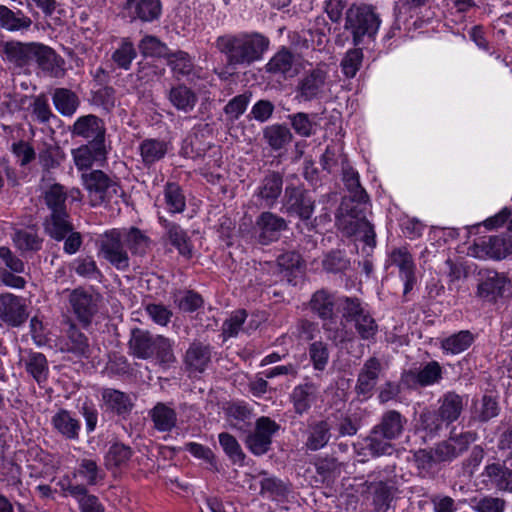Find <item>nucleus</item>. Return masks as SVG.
<instances>
[{
  "mask_svg": "<svg viewBox=\"0 0 512 512\" xmlns=\"http://www.w3.org/2000/svg\"><path fill=\"white\" fill-rule=\"evenodd\" d=\"M499 409L495 399L491 396H483L475 402L473 416L481 422H486L498 415Z\"/></svg>",
  "mask_w": 512,
  "mask_h": 512,
  "instance_id": "774afa93",
  "label": "nucleus"
},
{
  "mask_svg": "<svg viewBox=\"0 0 512 512\" xmlns=\"http://www.w3.org/2000/svg\"><path fill=\"white\" fill-rule=\"evenodd\" d=\"M72 476L74 479H81L86 485L94 486L104 479V472L99 467L96 460L92 458H82L78 461Z\"/></svg>",
  "mask_w": 512,
  "mask_h": 512,
  "instance_id": "a19ab883",
  "label": "nucleus"
},
{
  "mask_svg": "<svg viewBox=\"0 0 512 512\" xmlns=\"http://www.w3.org/2000/svg\"><path fill=\"white\" fill-rule=\"evenodd\" d=\"M32 20L21 10L13 11L0 5V27L11 32L28 30Z\"/></svg>",
  "mask_w": 512,
  "mask_h": 512,
  "instance_id": "37998d69",
  "label": "nucleus"
},
{
  "mask_svg": "<svg viewBox=\"0 0 512 512\" xmlns=\"http://www.w3.org/2000/svg\"><path fill=\"white\" fill-rule=\"evenodd\" d=\"M387 265L397 268L398 277L404 286L403 296L406 297L417 282V268L412 254L406 247L394 248L388 255Z\"/></svg>",
  "mask_w": 512,
  "mask_h": 512,
  "instance_id": "1a4fd4ad",
  "label": "nucleus"
},
{
  "mask_svg": "<svg viewBox=\"0 0 512 512\" xmlns=\"http://www.w3.org/2000/svg\"><path fill=\"white\" fill-rule=\"evenodd\" d=\"M65 324L67 325L66 336L60 341V350L72 353L76 357L88 358L90 354L88 338L71 320H67Z\"/></svg>",
  "mask_w": 512,
  "mask_h": 512,
  "instance_id": "a211bd4d",
  "label": "nucleus"
},
{
  "mask_svg": "<svg viewBox=\"0 0 512 512\" xmlns=\"http://www.w3.org/2000/svg\"><path fill=\"white\" fill-rule=\"evenodd\" d=\"M168 100L178 111L189 113L196 106L198 97L191 88L178 84L169 90Z\"/></svg>",
  "mask_w": 512,
  "mask_h": 512,
  "instance_id": "c9c22d12",
  "label": "nucleus"
},
{
  "mask_svg": "<svg viewBox=\"0 0 512 512\" xmlns=\"http://www.w3.org/2000/svg\"><path fill=\"white\" fill-rule=\"evenodd\" d=\"M318 392V385L310 381L295 386L291 393L295 412L299 415L306 413L316 401Z\"/></svg>",
  "mask_w": 512,
  "mask_h": 512,
  "instance_id": "cd10ccee",
  "label": "nucleus"
},
{
  "mask_svg": "<svg viewBox=\"0 0 512 512\" xmlns=\"http://www.w3.org/2000/svg\"><path fill=\"white\" fill-rule=\"evenodd\" d=\"M220 446L222 447L225 454L234 464L242 465L245 459V454L237 441V439L227 433L222 432L218 435Z\"/></svg>",
  "mask_w": 512,
  "mask_h": 512,
  "instance_id": "69168bd1",
  "label": "nucleus"
},
{
  "mask_svg": "<svg viewBox=\"0 0 512 512\" xmlns=\"http://www.w3.org/2000/svg\"><path fill=\"white\" fill-rule=\"evenodd\" d=\"M124 8L132 19L142 22L157 20L162 12L160 0H126Z\"/></svg>",
  "mask_w": 512,
  "mask_h": 512,
  "instance_id": "5701e85b",
  "label": "nucleus"
},
{
  "mask_svg": "<svg viewBox=\"0 0 512 512\" xmlns=\"http://www.w3.org/2000/svg\"><path fill=\"white\" fill-rule=\"evenodd\" d=\"M72 134L87 139L89 143L104 144L105 128L101 119L90 114L75 121Z\"/></svg>",
  "mask_w": 512,
  "mask_h": 512,
  "instance_id": "412c9836",
  "label": "nucleus"
},
{
  "mask_svg": "<svg viewBox=\"0 0 512 512\" xmlns=\"http://www.w3.org/2000/svg\"><path fill=\"white\" fill-rule=\"evenodd\" d=\"M159 222L166 229L171 244L177 248L180 254L189 256L191 254V244L187 233L179 225L171 223L163 217H159Z\"/></svg>",
  "mask_w": 512,
  "mask_h": 512,
  "instance_id": "3c124183",
  "label": "nucleus"
},
{
  "mask_svg": "<svg viewBox=\"0 0 512 512\" xmlns=\"http://www.w3.org/2000/svg\"><path fill=\"white\" fill-rule=\"evenodd\" d=\"M343 181L350 193V200L359 205H368L369 197L360 184L359 174L352 167L343 168Z\"/></svg>",
  "mask_w": 512,
  "mask_h": 512,
  "instance_id": "de8ad7c7",
  "label": "nucleus"
},
{
  "mask_svg": "<svg viewBox=\"0 0 512 512\" xmlns=\"http://www.w3.org/2000/svg\"><path fill=\"white\" fill-rule=\"evenodd\" d=\"M279 428V425L269 417L258 418L254 430L245 438L246 447L255 456L266 454L270 450L272 438Z\"/></svg>",
  "mask_w": 512,
  "mask_h": 512,
  "instance_id": "6e6552de",
  "label": "nucleus"
},
{
  "mask_svg": "<svg viewBox=\"0 0 512 512\" xmlns=\"http://www.w3.org/2000/svg\"><path fill=\"white\" fill-rule=\"evenodd\" d=\"M227 418L229 426L239 431H247L249 420L251 419V411L246 404L232 403L227 409Z\"/></svg>",
  "mask_w": 512,
  "mask_h": 512,
  "instance_id": "5fc2aeb1",
  "label": "nucleus"
},
{
  "mask_svg": "<svg viewBox=\"0 0 512 512\" xmlns=\"http://www.w3.org/2000/svg\"><path fill=\"white\" fill-rule=\"evenodd\" d=\"M36 42L21 43L7 42L3 46L4 59L17 67H24L33 61L35 55Z\"/></svg>",
  "mask_w": 512,
  "mask_h": 512,
  "instance_id": "a878e982",
  "label": "nucleus"
},
{
  "mask_svg": "<svg viewBox=\"0 0 512 512\" xmlns=\"http://www.w3.org/2000/svg\"><path fill=\"white\" fill-rule=\"evenodd\" d=\"M509 285L508 279L493 270H480L478 273L477 297L489 302H494L502 297Z\"/></svg>",
  "mask_w": 512,
  "mask_h": 512,
  "instance_id": "9d476101",
  "label": "nucleus"
},
{
  "mask_svg": "<svg viewBox=\"0 0 512 512\" xmlns=\"http://www.w3.org/2000/svg\"><path fill=\"white\" fill-rule=\"evenodd\" d=\"M210 359L209 346L194 342L187 349L184 361L190 372L202 373L207 368Z\"/></svg>",
  "mask_w": 512,
  "mask_h": 512,
  "instance_id": "f704fd0d",
  "label": "nucleus"
},
{
  "mask_svg": "<svg viewBox=\"0 0 512 512\" xmlns=\"http://www.w3.org/2000/svg\"><path fill=\"white\" fill-rule=\"evenodd\" d=\"M98 255L114 268L125 271L130 266V258L122 237V230L113 228L105 231L97 239Z\"/></svg>",
  "mask_w": 512,
  "mask_h": 512,
  "instance_id": "423d86ee",
  "label": "nucleus"
},
{
  "mask_svg": "<svg viewBox=\"0 0 512 512\" xmlns=\"http://www.w3.org/2000/svg\"><path fill=\"white\" fill-rule=\"evenodd\" d=\"M156 343V336L146 330L133 329L129 340V348L132 354L140 359L153 358V349Z\"/></svg>",
  "mask_w": 512,
  "mask_h": 512,
  "instance_id": "7c9ffc66",
  "label": "nucleus"
},
{
  "mask_svg": "<svg viewBox=\"0 0 512 512\" xmlns=\"http://www.w3.org/2000/svg\"><path fill=\"white\" fill-rule=\"evenodd\" d=\"M24 299L7 293L0 295V319L11 326H20L27 318Z\"/></svg>",
  "mask_w": 512,
  "mask_h": 512,
  "instance_id": "f3484780",
  "label": "nucleus"
},
{
  "mask_svg": "<svg viewBox=\"0 0 512 512\" xmlns=\"http://www.w3.org/2000/svg\"><path fill=\"white\" fill-rule=\"evenodd\" d=\"M290 123L296 134L301 137H310L316 134L319 122L317 114L298 112L289 116Z\"/></svg>",
  "mask_w": 512,
  "mask_h": 512,
  "instance_id": "603ef678",
  "label": "nucleus"
},
{
  "mask_svg": "<svg viewBox=\"0 0 512 512\" xmlns=\"http://www.w3.org/2000/svg\"><path fill=\"white\" fill-rule=\"evenodd\" d=\"M438 412L448 426L458 420L466 402L464 398L455 392H447L438 400Z\"/></svg>",
  "mask_w": 512,
  "mask_h": 512,
  "instance_id": "c756f323",
  "label": "nucleus"
},
{
  "mask_svg": "<svg viewBox=\"0 0 512 512\" xmlns=\"http://www.w3.org/2000/svg\"><path fill=\"white\" fill-rule=\"evenodd\" d=\"M380 24L381 20L372 5L352 4L346 11L345 29L351 32L355 46L362 44L365 38L373 39Z\"/></svg>",
  "mask_w": 512,
  "mask_h": 512,
  "instance_id": "7ed1b4c3",
  "label": "nucleus"
},
{
  "mask_svg": "<svg viewBox=\"0 0 512 512\" xmlns=\"http://www.w3.org/2000/svg\"><path fill=\"white\" fill-rule=\"evenodd\" d=\"M486 475L490 481L495 484L499 490L512 493V471L504 468L500 464H490L485 469Z\"/></svg>",
  "mask_w": 512,
  "mask_h": 512,
  "instance_id": "0e129e2a",
  "label": "nucleus"
},
{
  "mask_svg": "<svg viewBox=\"0 0 512 512\" xmlns=\"http://www.w3.org/2000/svg\"><path fill=\"white\" fill-rule=\"evenodd\" d=\"M82 180L92 206L108 204L122 193L117 182L100 170L83 174Z\"/></svg>",
  "mask_w": 512,
  "mask_h": 512,
  "instance_id": "0eeeda50",
  "label": "nucleus"
},
{
  "mask_svg": "<svg viewBox=\"0 0 512 512\" xmlns=\"http://www.w3.org/2000/svg\"><path fill=\"white\" fill-rule=\"evenodd\" d=\"M11 239L22 254L39 251L42 247V239L33 228L17 229Z\"/></svg>",
  "mask_w": 512,
  "mask_h": 512,
  "instance_id": "a18cd8bd",
  "label": "nucleus"
},
{
  "mask_svg": "<svg viewBox=\"0 0 512 512\" xmlns=\"http://www.w3.org/2000/svg\"><path fill=\"white\" fill-rule=\"evenodd\" d=\"M69 303L81 324L84 327L89 326L98 310V297L81 288H77L71 291Z\"/></svg>",
  "mask_w": 512,
  "mask_h": 512,
  "instance_id": "f8f14e48",
  "label": "nucleus"
},
{
  "mask_svg": "<svg viewBox=\"0 0 512 512\" xmlns=\"http://www.w3.org/2000/svg\"><path fill=\"white\" fill-rule=\"evenodd\" d=\"M482 249L485 254L493 259H503L512 254V233L491 236L482 241Z\"/></svg>",
  "mask_w": 512,
  "mask_h": 512,
  "instance_id": "e433bc0d",
  "label": "nucleus"
},
{
  "mask_svg": "<svg viewBox=\"0 0 512 512\" xmlns=\"http://www.w3.org/2000/svg\"><path fill=\"white\" fill-rule=\"evenodd\" d=\"M55 109L63 116H72L80 102L78 96L67 88H56L52 95Z\"/></svg>",
  "mask_w": 512,
  "mask_h": 512,
  "instance_id": "49530a36",
  "label": "nucleus"
},
{
  "mask_svg": "<svg viewBox=\"0 0 512 512\" xmlns=\"http://www.w3.org/2000/svg\"><path fill=\"white\" fill-rule=\"evenodd\" d=\"M326 76V72L320 67L305 74L298 84V97L304 101L318 98L324 90Z\"/></svg>",
  "mask_w": 512,
  "mask_h": 512,
  "instance_id": "aec40b11",
  "label": "nucleus"
},
{
  "mask_svg": "<svg viewBox=\"0 0 512 512\" xmlns=\"http://www.w3.org/2000/svg\"><path fill=\"white\" fill-rule=\"evenodd\" d=\"M33 61L39 68L51 77L60 78L65 74V61L52 48L37 43Z\"/></svg>",
  "mask_w": 512,
  "mask_h": 512,
  "instance_id": "4468645a",
  "label": "nucleus"
},
{
  "mask_svg": "<svg viewBox=\"0 0 512 512\" xmlns=\"http://www.w3.org/2000/svg\"><path fill=\"white\" fill-rule=\"evenodd\" d=\"M265 68L268 73L292 77L296 72L294 55L287 48H282L268 61Z\"/></svg>",
  "mask_w": 512,
  "mask_h": 512,
  "instance_id": "c03bdc74",
  "label": "nucleus"
},
{
  "mask_svg": "<svg viewBox=\"0 0 512 512\" xmlns=\"http://www.w3.org/2000/svg\"><path fill=\"white\" fill-rule=\"evenodd\" d=\"M407 420L396 410L385 412L378 425L374 428L387 439H397L401 436Z\"/></svg>",
  "mask_w": 512,
  "mask_h": 512,
  "instance_id": "ea45409f",
  "label": "nucleus"
},
{
  "mask_svg": "<svg viewBox=\"0 0 512 512\" xmlns=\"http://www.w3.org/2000/svg\"><path fill=\"white\" fill-rule=\"evenodd\" d=\"M43 226L46 234L56 241H62L74 229L68 212H50Z\"/></svg>",
  "mask_w": 512,
  "mask_h": 512,
  "instance_id": "bb28decb",
  "label": "nucleus"
},
{
  "mask_svg": "<svg viewBox=\"0 0 512 512\" xmlns=\"http://www.w3.org/2000/svg\"><path fill=\"white\" fill-rule=\"evenodd\" d=\"M333 294L325 290L315 292L310 300L311 310L323 320L322 328L327 338L333 343L342 344L354 339V332L346 328V324L337 320L334 309L339 310V301Z\"/></svg>",
  "mask_w": 512,
  "mask_h": 512,
  "instance_id": "f03ea898",
  "label": "nucleus"
},
{
  "mask_svg": "<svg viewBox=\"0 0 512 512\" xmlns=\"http://www.w3.org/2000/svg\"><path fill=\"white\" fill-rule=\"evenodd\" d=\"M258 480L260 485V495L271 500L280 501L287 497L290 492L289 486L282 480L269 476L266 472H260L255 480Z\"/></svg>",
  "mask_w": 512,
  "mask_h": 512,
  "instance_id": "72a5a7b5",
  "label": "nucleus"
},
{
  "mask_svg": "<svg viewBox=\"0 0 512 512\" xmlns=\"http://www.w3.org/2000/svg\"><path fill=\"white\" fill-rule=\"evenodd\" d=\"M380 372L381 363L379 359L376 357L367 359L358 375L356 384L358 394L366 397L370 396L377 384Z\"/></svg>",
  "mask_w": 512,
  "mask_h": 512,
  "instance_id": "b1692460",
  "label": "nucleus"
},
{
  "mask_svg": "<svg viewBox=\"0 0 512 512\" xmlns=\"http://www.w3.org/2000/svg\"><path fill=\"white\" fill-rule=\"evenodd\" d=\"M139 149L143 162L151 165L165 156L168 145L163 140L146 139L140 144Z\"/></svg>",
  "mask_w": 512,
  "mask_h": 512,
  "instance_id": "13d9d810",
  "label": "nucleus"
},
{
  "mask_svg": "<svg viewBox=\"0 0 512 512\" xmlns=\"http://www.w3.org/2000/svg\"><path fill=\"white\" fill-rule=\"evenodd\" d=\"M149 416L153 421L154 428L160 432L171 431L177 423V414L173 407L158 402L150 411Z\"/></svg>",
  "mask_w": 512,
  "mask_h": 512,
  "instance_id": "58836bf2",
  "label": "nucleus"
},
{
  "mask_svg": "<svg viewBox=\"0 0 512 512\" xmlns=\"http://www.w3.org/2000/svg\"><path fill=\"white\" fill-rule=\"evenodd\" d=\"M164 203L168 212L172 214L181 213L185 210L186 199L178 184H166L164 188Z\"/></svg>",
  "mask_w": 512,
  "mask_h": 512,
  "instance_id": "bf43d9fd",
  "label": "nucleus"
},
{
  "mask_svg": "<svg viewBox=\"0 0 512 512\" xmlns=\"http://www.w3.org/2000/svg\"><path fill=\"white\" fill-rule=\"evenodd\" d=\"M393 439H387L378 432L377 429L373 428L370 435L365 441V448L370 452L373 457H379L383 455H390L393 452V445L391 441Z\"/></svg>",
  "mask_w": 512,
  "mask_h": 512,
  "instance_id": "680f3d73",
  "label": "nucleus"
},
{
  "mask_svg": "<svg viewBox=\"0 0 512 512\" xmlns=\"http://www.w3.org/2000/svg\"><path fill=\"white\" fill-rule=\"evenodd\" d=\"M308 356L315 371H324L330 359L328 344L322 340L313 341L308 347Z\"/></svg>",
  "mask_w": 512,
  "mask_h": 512,
  "instance_id": "052dcab7",
  "label": "nucleus"
},
{
  "mask_svg": "<svg viewBox=\"0 0 512 512\" xmlns=\"http://www.w3.org/2000/svg\"><path fill=\"white\" fill-rule=\"evenodd\" d=\"M101 399L106 410L118 415H126L130 413L133 408L131 397L113 388H103L101 390Z\"/></svg>",
  "mask_w": 512,
  "mask_h": 512,
  "instance_id": "2f4dec72",
  "label": "nucleus"
},
{
  "mask_svg": "<svg viewBox=\"0 0 512 512\" xmlns=\"http://www.w3.org/2000/svg\"><path fill=\"white\" fill-rule=\"evenodd\" d=\"M443 369L437 361H430L418 371H409L403 376V382L408 386L419 385L422 387L439 383L442 379Z\"/></svg>",
  "mask_w": 512,
  "mask_h": 512,
  "instance_id": "4be33fe9",
  "label": "nucleus"
},
{
  "mask_svg": "<svg viewBox=\"0 0 512 512\" xmlns=\"http://www.w3.org/2000/svg\"><path fill=\"white\" fill-rule=\"evenodd\" d=\"M286 228L285 219L269 211L262 212L255 222L259 242L264 245L276 241Z\"/></svg>",
  "mask_w": 512,
  "mask_h": 512,
  "instance_id": "ddd939ff",
  "label": "nucleus"
},
{
  "mask_svg": "<svg viewBox=\"0 0 512 512\" xmlns=\"http://www.w3.org/2000/svg\"><path fill=\"white\" fill-rule=\"evenodd\" d=\"M282 190V176L277 172H270L261 180L254 195L262 207L273 208L282 194Z\"/></svg>",
  "mask_w": 512,
  "mask_h": 512,
  "instance_id": "2eb2a0df",
  "label": "nucleus"
},
{
  "mask_svg": "<svg viewBox=\"0 0 512 512\" xmlns=\"http://www.w3.org/2000/svg\"><path fill=\"white\" fill-rule=\"evenodd\" d=\"M339 311L343 323H353L356 333L362 340H375L378 333V324L360 299L343 296L339 301Z\"/></svg>",
  "mask_w": 512,
  "mask_h": 512,
  "instance_id": "39448f33",
  "label": "nucleus"
},
{
  "mask_svg": "<svg viewBox=\"0 0 512 512\" xmlns=\"http://www.w3.org/2000/svg\"><path fill=\"white\" fill-rule=\"evenodd\" d=\"M137 57L136 48L130 38H121L111 55L113 63L120 69L129 70Z\"/></svg>",
  "mask_w": 512,
  "mask_h": 512,
  "instance_id": "8fccbe9b",
  "label": "nucleus"
},
{
  "mask_svg": "<svg viewBox=\"0 0 512 512\" xmlns=\"http://www.w3.org/2000/svg\"><path fill=\"white\" fill-rule=\"evenodd\" d=\"M63 491L68 492L77 500L80 512H105V508L98 497L89 494L83 484L68 483L67 487L63 486Z\"/></svg>",
  "mask_w": 512,
  "mask_h": 512,
  "instance_id": "473e14b6",
  "label": "nucleus"
},
{
  "mask_svg": "<svg viewBox=\"0 0 512 512\" xmlns=\"http://www.w3.org/2000/svg\"><path fill=\"white\" fill-rule=\"evenodd\" d=\"M283 206L287 213L296 214L300 219L309 220L314 213V200L300 187L287 186Z\"/></svg>",
  "mask_w": 512,
  "mask_h": 512,
  "instance_id": "9b49d317",
  "label": "nucleus"
},
{
  "mask_svg": "<svg viewBox=\"0 0 512 512\" xmlns=\"http://www.w3.org/2000/svg\"><path fill=\"white\" fill-rule=\"evenodd\" d=\"M54 429L63 437L70 440L79 438L81 424L78 419L72 416L71 412L61 409L51 419Z\"/></svg>",
  "mask_w": 512,
  "mask_h": 512,
  "instance_id": "4c0bfd02",
  "label": "nucleus"
},
{
  "mask_svg": "<svg viewBox=\"0 0 512 512\" xmlns=\"http://www.w3.org/2000/svg\"><path fill=\"white\" fill-rule=\"evenodd\" d=\"M133 450L122 442H113L104 455V465L113 474L121 473L129 468L133 457Z\"/></svg>",
  "mask_w": 512,
  "mask_h": 512,
  "instance_id": "6ab92c4d",
  "label": "nucleus"
},
{
  "mask_svg": "<svg viewBox=\"0 0 512 512\" xmlns=\"http://www.w3.org/2000/svg\"><path fill=\"white\" fill-rule=\"evenodd\" d=\"M121 230L126 247L130 250L132 255L144 256L148 252L151 246V240L145 232L136 227Z\"/></svg>",
  "mask_w": 512,
  "mask_h": 512,
  "instance_id": "79ce46f5",
  "label": "nucleus"
},
{
  "mask_svg": "<svg viewBox=\"0 0 512 512\" xmlns=\"http://www.w3.org/2000/svg\"><path fill=\"white\" fill-rule=\"evenodd\" d=\"M473 342V334L468 330H463L441 340L440 346L443 353L457 355L467 350Z\"/></svg>",
  "mask_w": 512,
  "mask_h": 512,
  "instance_id": "09e8293b",
  "label": "nucleus"
},
{
  "mask_svg": "<svg viewBox=\"0 0 512 512\" xmlns=\"http://www.w3.org/2000/svg\"><path fill=\"white\" fill-rule=\"evenodd\" d=\"M330 429V424L325 420L313 423L306 442L308 449L316 451L325 447L331 437Z\"/></svg>",
  "mask_w": 512,
  "mask_h": 512,
  "instance_id": "864d4df0",
  "label": "nucleus"
},
{
  "mask_svg": "<svg viewBox=\"0 0 512 512\" xmlns=\"http://www.w3.org/2000/svg\"><path fill=\"white\" fill-rule=\"evenodd\" d=\"M168 65L178 79L187 77L194 71V62L185 51H177L170 54L168 57Z\"/></svg>",
  "mask_w": 512,
  "mask_h": 512,
  "instance_id": "e2e57ef3",
  "label": "nucleus"
},
{
  "mask_svg": "<svg viewBox=\"0 0 512 512\" xmlns=\"http://www.w3.org/2000/svg\"><path fill=\"white\" fill-rule=\"evenodd\" d=\"M26 371L38 382L42 383L48 377V362L44 354L29 351L25 359Z\"/></svg>",
  "mask_w": 512,
  "mask_h": 512,
  "instance_id": "6e6d98bb",
  "label": "nucleus"
},
{
  "mask_svg": "<svg viewBox=\"0 0 512 512\" xmlns=\"http://www.w3.org/2000/svg\"><path fill=\"white\" fill-rule=\"evenodd\" d=\"M44 199L50 212H67L66 202H80L82 194L78 188L67 190L63 185L56 183L46 190Z\"/></svg>",
  "mask_w": 512,
  "mask_h": 512,
  "instance_id": "dca6fc26",
  "label": "nucleus"
},
{
  "mask_svg": "<svg viewBox=\"0 0 512 512\" xmlns=\"http://www.w3.org/2000/svg\"><path fill=\"white\" fill-rule=\"evenodd\" d=\"M264 138L273 150H280L292 141V133L288 127L273 124L264 129Z\"/></svg>",
  "mask_w": 512,
  "mask_h": 512,
  "instance_id": "4d7b16f0",
  "label": "nucleus"
},
{
  "mask_svg": "<svg viewBox=\"0 0 512 512\" xmlns=\"http://www.w3.org/2000/svg\"><path fill=\"white\" fill-rule=\"evenodd\" d=\"M362 496L372 494V504L377 512H383L391 501L390 487L383 481L370 482L365 481L359 485L357 490Z\"/></svg>",
  "mask_w": 512,
  "mask_h": 512,
  "instance_id": "c85d7f7f",
  "label": "nucleus"
},
{
  "mask_svg": "<svg viewBox=\"0 0 512 512\" xmlns=\"http://www.w3.org/2000/svg\"><path fill=\"white\" fill-rule=\"evenodd\" d=\"M72 156L78 170H88L96 161L105 158V147L100 142L88 143L73 149Z\"/></svg>",
  "mask_w": 512,
  "mask_h": 512,
  "instance_id": "393cba45",
  "label": "nucleus"
},
{
  "mask_svg": "<svg viewBox=\"0 0 512 512\" xmlns=\"http://www.w3.org/2000/svg\"><path fill=\"white\" fill-rule=\"evenodd\" d=\"M341 215L337 223L339 229L348 237H355L356 240L363 241L368 246L375 245V232L372 224L366 219L365 212L368 205H359L356 203L349 206L343 204Z\"/></svg>",
  "mask_w": 512,
  "mask_h": 512,
  "instance_id": "20e7f679",
  "label": "nucleus"
},
{
  "mask_svg": "<svg viewBox=\"0 0 512 512\" xmlns=\"http://www.w3.org/2000/svg\"><path fill=\"white\" fill-rule=\"evenodd\" d=\"M153 350V358L161 365L169 366L175 362L173 342L170 339L162 335H156V343Z\"/></svg>",
  "mask_w": 512,
  "mask_h": 512,
  "instance_id": "338daca9",
  "label": "nucleus"
},
{
  "mask_svg": "<svg viewBox=\"0 0 512 512\" xmlns=\"http://www.w3.org/2000/svg\"><path fill=\"white\" fill-rule=\"evenodd\" d=\"M269 43V39L260 33L242 32L219 36L215 46L226 56L229 64L249 65L263 57Z\"/></svg>",
  "mask_w": 512,
  "mask_h": 512,
  "instance_id": "f257e3e1",
  "label": "nucleus"
}]
</instances>
